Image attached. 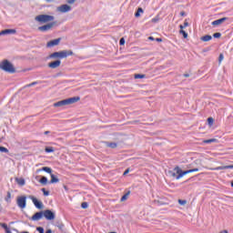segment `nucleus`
<instances>
[{
  "label": "nucleus",
  "instance_id": "nucleus-1",
  "mask_svg": "<svg viewBox=\"0 0 233 233\" xmlns=\"http://www.w3.org/2000/svg\"><path fill=\"white\" fill-rule=\"evenodd\" d=\"M56 17L50 15H38L35 17V21L39 25H45L38 27L39 32H50L54 26H57V22L54 21ZM54 21V22H52Z\"/></svg>",
  "mask_w": 233,
  "mask_h": 233
},
{
  "label": "nucleus",
  "instance_id": "nucleus-2",
  "mask_svg": "<svg viewBox=\"0 0 233 233\" xmlns=\"http://www.w3.org/2000/svg\"><path fill=\"white\" fill-rule=\"evenodd\" d=\"M68 56H74V52L72 50H62L58 52H54L53 54L49 55L48 59H57L56 61L50 62L48 64L49 68H59L61 66V60L66 59Z\"/></svg>",
  "mask_w": 233,
  "mask_h": 233
},
{
  "label": "nucleus",
  "instance_id": "nucleus-3",
  "mask_svg": "<svg viewBox=\"0 0 233 233\" xmlns=\"http://www.w3.org/2000/svg\"><path fill=\"white\" fill-rule=\"evenodd\" d=\"M1 68L4 72H7V74H15V67L14 66V64L7 59L2 61Z\"/></svg>",
  "mask_w": 233,
  "mask_h": 233
},
{
  "label": "nucleus",
  "instance_id": "nucleus-4",
  "mask_svg": "<svg viewBox=\"0 0 233 233\" xmlns=\"http://www.w3.org/2000/svg\"><path fill=\"white\" fill-rule=\"evenodd\" d=\"M175 170L177 171V179H181V177H183V176H187V174H192V172H199V168H193V169H188L186 171H182L181 168H179V167H176Z\"/></svg>",
  "mask_w": 233,
  "mask_h": 233
},
{
  "label": "nucleus",
  "instance_id": "nucleus-5",
  "mask_svg": "<svg viewBox=\"0 0 233 233\" xmlns=\"http://www.w3.org/2000/svg\"><path fill=\"white\" fill-rule=\"evenodd\" d=\"M16 205L19 208H26V197H18L16 199Z\"/></svg>",
  "mask_w": 233,
  "mask_h": 233
},
{
  "label": "nucleus",
  "instance_id": "nucleus-6",
  "mask_svg": "<svg viewBox=\"0 0 233 233\" xmlns=\"http://www.w3.org/2000/svg\"><path fill=\"white\" fill-rule=\"evenodd\" d=\"M57 12H60L61 14H66L68 12H72V6L65 4L57 7Z\"/></svg>",
  "mask_w": 233,
  "mask_h": 233
},
{
  "label": "nucleus",
  "instance_id": "nucleus-7",
  "mask_svg": "<svg viewBox=\"0 0 233 233\" xmlns=\"http://www.w3.org/2000/svg\"><path fill=\"white\" fill-rule=\"evenodd\" d=\"M43 214L44 218H46V219H48L49 221H52V219H56V213L52 212V210L50 209L43 211Z\"/></svg>",
  "mask_w": 233,
  "mask_h": 233
},
{
  "label": "nucleus",
  "instance_id": "nucleus-8",
  "mask_svg": "<svg viewBox=\"0 0 233 233\" xmlns=\"http://www.w3.org/2000/svg\"><path fill=\"white\" fill-rule=\"evenodd\" d=\"M28 198L32 200L36 208H39L40 210L43 208V202L35 198V197L29 196Z\"/></svg>",
  "mask_w": 233,
  "mask_h": 233
},
{
  "label": "nucleus",
  "instance_id": "nucleus-9",
  "mask_svg": "<svg viewBox=\"0 0 233 233\" xmlns=\"http://www.w3.org/2000/svg\"><path fill=\"white\" fill-rule=\"evenodd\" d=\"M59 43H61V38H56V39L47 42L46 46H47V48H52V46H57V45H59Z\"/></svg>",
  "mask_w": 233,
  "mask_h": 233
},
{
  "label": "nucleus",
  "instance_id": "nucleus-10",
  "mask_svg": "<svg viewBox=\"0 0 233 233\" xmlns=\"http://www.w3.org/2000/svg\"><path fill=\"white\" fill-rule=\"evenodd\" d=\"M228 17H223V18H220V19H218V20H215L211 23V25L213 26H219V25H222V23H225V21H228Z\"/></svg>",
  "mask_w": 233,
  "mask_h": 233
},
{
  "label": "nucleus",
  "instance_id": "nucleus-11",
  "mask_svg": "<svg viewBox=\"0 0 233 233\" xmlns=\"http://www.w3.org/2000/svg\"><path fill=\"white\" fill-rule=\"evenodd\" d=\"M81 97L79 96H73L70 98H66V101L67 105H74V103H77V101H80Z\"/></svg>",
  "mask_w": 233,
  "mask_h": 233
},
{
  "label": "nucleus",
  "instance_id": "nucleus-12",
  "mask_svg": "<svg viewBox=\"0 0 233 233\" xmlns=\"http://www.w3.org/2000/svg\"><path fill=\"white\" fill-rule=\"evenodd\" d=\"M44 214L43 211L36 212L35 215L32 216V221H39L43 218Z\"/></svg>",
  "mask_w": 233,
  "mask_h": 233
},
{
  "label": "nucleus",
  "instance_id": "nucleus-13",
  "mask_svg": "<svg viewBox=\"0 0 233 233\" xmlns=\"http://www.w3.org/2000/svg\"><path fill=\"white\" fill-rule=\"evenodd\" d=\"M17 31L15 29H5L1 31V35H12L14 34H16Z\"/></svg>",
  "mask_w": 233,
  "mask_h": 233
},
{
  "label": "nucleus",
  "instance_id": "nucleus-14",
  "mask_svg": "<svg viewBox=\"0 0 233 233\" xmlns=\"http://www.w3.org/2000/svg\"><path fill=\"white\" fill-rule=\"evenodd\" d=\"M36 172H46L47 174H52V169L49 167H44L36 170Z\"/></svg>",
  "mask_w": 233,
  "mask_h": 233
},
{
  "label": "nucleus",
  "instance_id": "nucleus-15",
  "mask_svg": "<svg viewBox=\"0 0 233 233\" xmlns=\"http://www.w3.org/2000/svg\"><path fill=\"white\" fill-rule=\"evenodd\" d=\"M66 105H68L66 103V99H64V100H61V101H58L56 103L54 104V106L57 107V106H66Z\"/></svg>",
  "mask_w": 233,
  "mask_h": 233
},
{
  "label": "nucleus",
  "instance_id": "nucleus-16",
  "mask_svg": "<svg viewBox=\"0 0 233 233\" xmlns=\"http://www.w3.org/2000/svg\"><path fill=\"white\" fill-rule=\"evenodd\" d=\"M50 176H51V180L49 181L50 184L59 183V178H57L56 175L51 173Z\"/></svg>",
  "mask_w": 233,
  "mask_h": 233
},
{
  "label": "nucleus",
  "instance_id": "nucleus-17",
  "mask_svg": "<svg viewBox=\"0 0 233 233\" xmlns=\"http://www.w3.org/2000/svg\"><path fill=\"white\" fill-rule=\"evenodd\" d=\"M106 146L109 148H117V143L116 142H106Z\"/></svg>",
  "mask_w": 233,
  "mask_h": 233
},
{
  "label": "nucleus",
  "instance_id": "nucleus-18",
  "mask_svg": "<svg viewBox=\"0 0 233 233\" xmlns=\"http://www.w3.org/2000/svg\"><path fill=\"white\" fill-rule=\"evenodd\" d=\"M200 39H201V41H204V43H207L208 41H211L212 35H206L202 36Z\"/></svg>",
  "mask_w": 233,
  "mask_h": 233
},
{
  "label": "nucleus",
  "instance_id": "nucleus-19",
  "mask_svg": "<svg viewBox=\"0 0 233 233\" xmlns=\"http://www.w3.org/2000/svg\"><path fill=\"white\" fill-rule=\"evenodd\" d=\"M5 200L6 201V203H12V194L10 193V191L7 192Z\"/></svg>",
  "mask_w": 233,
  "mask_h": 233
},
{
  "label": "nucleus",
  "instance_id": "nucleus-20",
  "mask_svg": "<svg viewBox=\"0 0 233 233\" xmlns=\"http://www.w3.org/2000/svg\"><path fill=\"white\" fill-rule=\"evenodd\" d=\"M1 227L5 230V233H12V231L10 230V228H8V225L3 223L1 224Z\"/></svg>",
  "mask_w": 233,
  "mask_h": 233
},
{
  "label": "nucleus",
  "instance_id": "nucleus-21",
  "mask_svg": "<svg viewBox=\"0 0 233 233\" xmlns=\"http://www.w3.org/2000/svg\"><path fill=\"white\" fill-rule=\"evenodd\" d=\"M143 8L139 7L137 11L135 13V17H141V14H143Z\"/></svg>",
  "mask_w": 233,
  "mask_h": 233
},
{
  "label": "nucleus",
  "instance_id": "nucleus-22",
  "mask_svg": "<svg viewBox=\"0 0 233 233\" xmlns=\"http://www.w3.org/2000/svg\"><path fill=\"white\" fill-rule=\"evenodd\" d=\"M174 171H169L168 174L169 176H171V177H175L176 179H177V171L176 170V168H174Z\"/></svg>",
  "mask_w": 233,
  "mask_h": 233
},
{
  "label": "nucleus",
  "instance_id": "nucleus-23",
  "mask_svg": "<svg viewBox=\"0 0 233 233\" xmlns=\"http://www.w3.org/2000/svg\"><path fill=\"white\" fill-rule=\"evenodd\" d=\"M39 183H41V185H46L48 183V178H46V177H42Z\"/></svg>",
  "mask_w": 233,
  "mask_h": 233
},
{
  "label": "nucleus",
  "instance_id": "nucleus-24",
  "mask_svg": "<svg viewBox=\"0 0 233 233\" xmlns=\"http://www.w3.org/2000/svg\"><path fill=\"white\" fill-rule=\"evenodd\" d=\"M128 196H130V191L123 195L120 201H127L128 199Z\"/></svg>",
  "mask_w": 233,
  "mask_h": 233
},
{
  "label": "nucleus",
  "instance_id": "nucleus-25",
  "mask_svg": "<svg viewBox=\"0 0 233 233\" xmlns=\"http://www.w3.org/2000/svg\"><path fill=\"white\" fill-rule=\"evenodd\" d=\"M15 181H16L17 185H20L21 187H24V185H25L24 178H16Z\"/></svg>",
  "mask_w": 233,
  "mask_h": 233
},
{
  "label": "nucleus",
  "instance_id": "nucleus-26",
  "mask_svg": "<svg viewBox=\"0 0 233 233\" xmlns=\"http://www.w3.org/2000/svg\"><path fill=\"white\" fill-rule=\"evenodd\" d=\"M145 77H147L146 75H141V74L135 75V79H145Z\"/></svg>",
  "mask_w": 233,
  "mask_h": 233
},
{
  "label": "nucleus",
  "instance_id": "nucleus-27",
  "mask_svg": "<svg viewBox=\"0 0 233 233\" xmlns=\"http://www.w3.org/2000/svg\"><path fill=\"white\" fill-rule=\"evenodd\" d=\"M179 34L183 35L184 39H187V37H188V34L183 29H180Z\"/></svg>",
  "mask_w": 233,
  "mask_h": 233
},
{
  "label": "nucleus",
  "instance_id": "nucleus-28",
  "mask_svg": "<svg viewBox=\"0 0 233 233\" xmlns=\"http://www.w3.org/2000/svg\"><path fill=\"white\" fill-rule=\"evenodd\" d=\"M45 150L47 154H51L55 149L53 147H46Z\"/></svg>",
  "mask_w": 233,
  "mask_h": 233
},
{
  "label": "nucleus",
  "instance_id": "nucleus-29",
  "mask_svg": "<svg viewBox=\"0 0 233 233\" xmlns=\"http://www.w3.org/2000/svg\"><path fill=\"white\" fill-rule=\"evenodd\" d=\"M215 141H216V138H211V139L204 140V143H206L207 145H209V143H214Z\"/></svg>",
  "mask_w": 233,
  "mask_h": 233
},
{
  "label": "nucleus",
  "instance_id": "nucleus-30",
  "mask_svg": "<svg viewBox=\"0 0 233 233\" xmlns=\"http://www.w3.org/2000/svg\"><path fill=\"white\" fill-rule=\"evenodd\" d=\"M187 26H188V22H184V25H179V28L180 30H183V28H187Z\"/></svg>",
  "mask_w": 233,
  "mask_h": 233
},
{
  "label": "nucleus",
  "instance_id": "nucleus-31",
  "mask_svg": "<svg viewBox=\"0 0 233 233\" xmlns=\"http://www.w3.org/2000/svg\"><path fill=\"white\" fill-rule=\"evenodd\" d=\"M214 170H227L226 166L217 167L214 168Z\"/></svg>",
  "mask_w": 233,
  "mask_h": 233
},
{
  "label": "nucleus",
  "instance_id": "nucleus-32",
  "mask_svg": "<svg viewBox=\"0 0 233 233\" xmlns=\"http://www.w3.org/2000/svg\"><path fill=\"white\" fill-rule=\"evenodd\" d=\"M41 190H42L44 196H50V191H46V188H42Z\"/></svg>",
  "mask_w": 233,
  "mask_h": 233
},
{
  "label": "nucleus",
  "instance_id": "nucleus-33",
  "mask_svg": "<svg viewBox=\"0 0 233 233\" xmlns=\"http://www.w3.org/2000/svg\"><path fill=\"white\" fill-rule=\"evenodd\" d=\"M213 37H215V39H219V37H221V33L213 34Z\"/></svg>",
  "mask_w": 233,
  "mask_h": 233
},
{
  "label": "nucleus",
  "instance_id": "nucleus-34",
  "mask_svg": "<svg viewBox=\"0 0 233 233\" xmlns=\"http://www.w3.org/2000/svg\"><path fill=\"white\" fill-rule=\"evenodd\" d=\"M159 21V16H156L151 19V23H157Z\"/></svg>",
  "mask_w": 233,
  "mask_h": 233
},
{
  "label": "nucleus",
  "instance_id": "nucleus-35",
  "mask_svg": "<svg viewBox=\"0 0 233 233\" xmlns=\"http://www.w3.org/2000/svg\"><path fill=\"white\" fill-rule=\"evenodd\" d=\"M208 125H214V118L208 117Z\"/></svg>",
  "mask_w": 233,
  "mask_h": 233
},
{
  "label": "nucleus",
  "instance_id": "nucleus-36",
  "mask_svg": "<svg viewBox=\"0 0 233 233\" xmlns=\"http://www.w3.org/2000/svg\"><path fill=\"white\" fill-rule=\"evenodd\" d=\"M81 207H82V208H88V203L87 202H83L81 204Z\"/></svg>",
  "mask_w": 233,
  "mask_h": 233
},
{
  "label": "nucleus",
  "instance_id": "nucleus-37",
  "mask_svg": "<svg viewBox=\"0 0 233 233\" xmlns=\"http://www.w3.org/2000/svg\"><path fill=\"white\" fill-rule=\"evenodd\" d=\"M36 230H37V232H39V233H45V228H41V227L36 228Z\"/></svg>",
  "mask_w": 233,
  "mask_h": 233
},
{
  "label": "nucleus",
  "instance_id": "nucleus-38",
  "mask_svg": "<svg viewBox=\"0 0 233 233\" xmlns=\"http://www.w3.org/2000/svg\"><path fill=\"white\" fill-rule=\"evenodd\" d=\"M35 85H38V82H37V81L33 82V83H31V84H28L26 86H27V87L35 86Z\"/></svg>",
  "mask_w": 233,
  "mask_h": 233
},
{
  "label": "nucleus",
  "instance_id": "nucleus-39",
  "mask_svg": "<svg viewBox=\"0 0 233 233\" xmlns=\"http://www.w3.org/2000/svg\"><path fill=\"white\" fill-rule=\"evenodd\" d=\"M178 203H179L181 206H185V204L187 203V200L178 199Z\"/></svg>",
  "mask_w": 233,
  "mask_h": 233
},
{
  "label": "nucleus",
  "instance_id": "nucleus-40",
  "mask_svg": "<svg viewBox=\"0 0 233 233\" xmlns=\"http://www.w3.org/2000/svg\"><path fill=\"white\" fill-rule=\"evenodd\" d=\"M1 152H5V154H7L8 148H6L5 147H1Z\"/></svg>",
  "mask_w": 233,
  "mask_h": 233
},
{
  "label": "nucleus",
  "instance_id": "nucleus-41",
  "mask_svg": "<svg viewBox=\"0 0 233 233\" xmlns=\"http://www.w3.org/2000/svg\"><path fill=\"white\" fill-rule=\"evenodd\" d=\"M66 3L68 5H74L76 3V0H66Z\"/></svg>",
  "mask_w": 233,
  "mask_h": 233
},
{
  "label": "nucleus",
  "instance_id": "nucleus-42",
  "mask_svg": "<svg viewBox=\"0 0 233 233\" xmlns=\"http://www.w3.org/2000/svg\"><path fill=\"white\" fill-rule=\"evenodd\" d=\"M223 58H224L223 54H220L218 56L219 63H221L223 61Z\"/></svg>",
  "mask_w": 233,
  "mask_h": 233
},
{
  "label": "nucleus",
  "instance_id": "nucleus-43",
  "mask_svg": "<svg viewBox=\"0 0 233 233\" xmlns=\"http://www.w3.org/2000/svg\"><path fill=\"white\" fill-rule=\"evenodd\" d=\"M119 45H120V46L125 45V38H121V39H120Z\"/></svg>",
  "mask_w": 233,
  "mask_h": 233
},
{
  "label": "nucleus",
  "instance_id": "nucleus-44",
  "mask_svg": "<svg viewBox=\"0 0 233 233\" xmlns=\"http://www.w3.org/2000/svg\"><path fill=\"white\" fill-rule=\"evenodd\" d=\"M233 169V165L226 166V170Z\"/></svg>",
  "mask_w": 233,
  "mask_h": 233
},
{
  "label": "nucleus",
  "instance_id": "nucleus-45",
  "mask_svg": "<svg viewBox=\"0 0 233 233\" xmlns=\"http://www.w3.org/2000/svg\"><path fill=\"white\" fill-rule=\"evenodd\" d=\"M180 15H181L182 17H185V16L187 15V13H185V11H181V12H180Z\"/></svg>",
  "mask_w": 233,
  "mask_h": 233
},
{
  "label": "nucleus",
  "instance_id": "nucleus-46",
  "mask_svg": "<svg viewBox=\"0 0 233 233\" xmlns=\"http://www.w3.org/2000/svg\"><path fill=\"white\" fill-rule=\"evenodd\" d=\"M128 172H130V169H129V168H127V169L124 172L123 176H127V174H128Z\"/></svg>",
  "mask_w": 233,
  "mask_h": 233
},
{
  "label": "nucleus",
  "instance_id": "nucleus-47",
  "mask_svg": "<svg viewBox=\"0 0 233 233\" xmlns=\"http://www.w3.org/2000/svg\"><path fill=\"white\" fill-rule=\"evenodd\" d=\"M156 41H157V43H161V42L163 41V39H161V38H156Z\"/></svg>",
  "mask_w": 233,
  "mask_h": 233
},
{
  "label": "nucleus",
  "instance_id": "nucleus-48",
  "mask_svg": "<svg viewBox=\"0 0 233 233\" xmlns=\"http://www.w3.org/2000/svg\"><path fill=\"white\" fill-rule=\"evenodd\" d=\"M149 41H155L156 39L154 38V36H149L148 37Z\"/></svg>",
  "mask_w": 233,
  "mask_h": 233
},
{
  "label": "nucleus",
  "instance_id": "nucleus-49",
  "mask_svg": "<svg viewBox=\"0 0 233 233\" xmlns=\"http://www.w3.org/2000/svg\"><path fill=\"white\" fill-rule=\"evenodd\" d=\"M184 77H190L189 74H184Z\"/></svg>",
  "mask_w": 233,
  "mask_h": 233
},
{
  "label": "nucleus",
  "instance_id": "nucleus-50",
  "mask_svg": "<svg viewBox=\"0 0 233 233\" xmlns=\"http://www.w3.org/2000/svg\"><path fill=\"white\" fill-rule=\"evenodd\" d=\"M45 136H47V134H50V131H45Z\"/></svg>",
  "mask_w": 233,
  "mask_h": 233
},
{
  "label": "nucleus",
  "instance_id": "nucleus-51",
  "mask_svg": "<svg viewBox=\"0 0 233 233\" xmlns=\"http://www.w3.org/2000/svg\"><path fill=\"white\" fill-rule=\"evenodd\" d=\"M46 233H52V229H47Z\"/></svg>",
  "mask_w": 233,
  "mask_h": 233
},
{
  "label": "nucleus",
  "instance_id": "nucleus-52",
  "mask_svg": "<svg viewBox=\"0 0 233 233\" xmlns=\"http://www.w3.org/2000/svg\"><path fill=\"white\" fill-rule=\"evenodd\" d=\"M220 233H228V230H223Z\"/></svg>",
  "mask_w": 233,
  "mask_h": 233
},
{
  "label": "nucleus",
  "instance_id": "nucleus-53",
  "mask_svg": "<svg viewBox=\"0 0 233 233\" xmlns=\"http://www.w3.org/2000/svg\"><path fill=\"white\" fill-rule=\"evenodd\" d=\"M20 233H29L28 231H22V232H20Z\"/></svg>",
  "mask_w": 233,
  "mask_h": 233
},
{
  "label": "nucleus",
  "instance_id": "nucleus-54",
  "mask_svg": "<svg viewBox=\"0 0 233 233\" xmlns=\"http://www.w3.org/2000/svg\"><path fill=\"white\" fill-rule=\"evenodd\" d=\"M231 187H233V182L231 183Z\"/></svg>",
  "mask_w": 233,
  "mask_h": 233
},
{
  "label": "nucleus",
  "instance_id": "nucleus-55",
  "mask_svg": "<svg viewBox=\"0 0 233 233\" xmlns=\"http://www.w3.org/2000/svg\"><path fill=\"white\" fill-rule=\"evenodd\" d=\"M0 150H1V147H0Z\"/></svg>",
  "mask_w": 233,
  "mask_h": 233
}]
</instances>
